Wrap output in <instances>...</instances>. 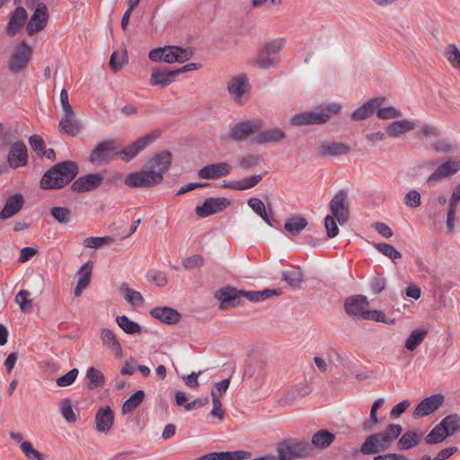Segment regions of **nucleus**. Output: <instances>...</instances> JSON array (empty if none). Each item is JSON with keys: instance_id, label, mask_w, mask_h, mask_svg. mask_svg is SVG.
Listing matches in <instances>:
<instances>
[{"instance_id": "f257e3e1", "label": "nucleus", "mask_w": 460, "mask_h": 460, "mask_svg": "<svg viewBox=\"0 0 460 460\" xmlns=\"http://www.w3.org/2000/svg\"><path fill=\"white\" fill-rule=\"evenodd\" d=\"M77 174V165L66 161L51 167L40 180V188L44 190L60 189L69 183Z\"/></svg>"}, {"instance_id": "f03ea898", "label": "nucleus", "mask_w": 460, "mask_h": 460, "mask_svg": "<svg viewBox=\"0 0 460 460\" xmlns=\"http://www.w3.org/2000/svg\"><path fill=\"white\" fill-rule=\"evenodd\" d=\"M341 111L340 103H330L315 111L301 112L290 119L293 126L319 125L326 123L332 115L338 114Z\"/></svg>"}, {"instance_id": "7ed1b4c3", "label": "nucleus", "mask_w": 460, "mask_h": 460, "mask_svg": "<svg viewBox=\"0 0 460 460\" xmlns=\"http://www.w3.org/2000/svg\"><path fill=\"white\" fill-rule=\"evenodd\" d=\"M192 56L193 50L190 48L178 46H166L155 49L149 52V58L155 62L164 60L166 63H183L190 59Z\"/></svg>"}, {"instance_id": "20e7f679", "label": "nucleus", "mask_w": 460, "mask_h": 460, "mask_svg": "<svg viewBox=\"0 0 460 460\" xmlns=\"http://www.w3.org/2000/svg\"><path fill=\"white\" fill-rule=\"evenodd\" d=\"M285 43V39H275L265 43L256 58V64L263 69L278 66L280 63L279 53Z\"/></svg>"}, {"instance_id": "39448f33", "label": "nucleus", "mask_w": 460, "mask_h": 460, "mask_svg": "<svg viewBox=\"0 0 460 460\" xmlns=\"http://www.w3.org/2000/svg\"><path fill=\"white\" fill-rule=\"evenodd\" d=\"M278 460H294L310 455L311 447L307 442L296 439H286L276 447Z\"/></svg>"}, {"instance_id": "423d86ee", "label": "nucleus", "mask_w": 460, "mask_h": 460, "mask_svg": "<svg viewBox=\"0 0 460 460\" xmlns=\"http://www.w3.org/2000/svg\"><path fill=\"white\" fill-rule=\"evenodd\" d=\"M162 181V175L159 172L142 170L127 175L124 182L130 188H149Z\"/></svg>"}, {"instance_id": "0eeeda50", "label": "nucleus", "mask_w": 460, "mask_h": 460, "mask_svg": "<svg viewBox=\"0 0 460 460\" xmlns=\"http://www.w3.org/2000/svg\"><path fill=\"white\" fill-rule=\"evenodd\" d=\"M261 127L262 121L260 119L241 121L229 128L227 137L234 141H243L258 133Z\"/></svg>"}, {"instance_id": "6e6552de", "label": "nucleus", "mask_w": 460, "mask_h": 460, "mask_svg": "<svg viewBox=\"0 0 460 460\" xmlns=\"http://www.w3.org/2000/svg\"><path fill=\"white\" fill-rule=\"evenodd\" d=\"M332 215L336 218L340 225L347 223L349 220V202L348 194L345 190H340L332 199L329 204Z\"/></svg>"}, {"instance_id": "1a4fd4ad", "label": "nucleus", "mask_w": 460, "mask_h": 460, "mask_svg": "<svg viewBox=\"0 0 460 460\" xmlns=\"http://www.w3.org/2000/svg\"><path fill=\"white\" fill-rule=\"evenodd\" d=\"M32 49L26 42H22L10 58L8 68L13 73H19L26 68L30 62Z\"/></svg>"}, {"instance_id": "9d476101", "label": "nucleus", "mask_w": 460, "mask_h": 460, "mask_svg": "<svg viewBox=\"0 0 460 460\" xmlns=\"http://www.w3.org/2000/svg\"><path fill=\"white\" fill-rule=\"evenodd\" d=\"M48 20L49 11L47 6L42 3L38 4L26 26L28 34L32 36L42 31L46 27Z\"/></svg>"}, {"instance_id": "9b49d317", "label": "nucleus", "mask_w": 460, "mask_h": 460, "mask_svg": "<svg viewBox=\"0 0 460 460\" xmlns=\"http://www.w3.org/2000/svg\"><path fill=\"white\" fill-rule=\"evenodd\" d=\"M159 137V133L156 131H154L150 134H147L140 138H138L137 141L133 142L132 144L128 145V146L121 149L119 154L123 155L124 156L122 159L126 162L133 159L135 156L137 155V154L145 149L148 145L153 143L157 137Z\"/></svg>"}, {"instance_id": "f8f14e48", "label": "nucleus", "mask_w": 460, "mask_h": 460, "mask_svg": "<svg viewBox=\"0 0 460 460\" xmlns=\"http://www.w3.org/2000/svg\"><path fill=\"white\" fill-rule=\"evenodd\" d=\"M227 89L234 101L243 104V98L250 90V84L247 76L243 74L233 76L228 81Z\"/></svg>"}, {"instance_id": "ddd939ff", "label": "nucleus", "mask_w": 460, "mask_h": 460, "mask_svg": "<svg viewBox=\"0 0 460 460\" xmlns=\"http://www.w3.org/2000/svg\"><path fill=\"white\" fill-rule=\"evenodd\" d=\"M7 163L13 169L23 167L28 163V151L25 144L22 141L14 142L8 153Z\"/></svg>"}, {"instance_id": "4468645a", "label": "nucleus", "mask_w": 460, "mask_h": 460, "mask_svg": "<svg viewBox=\"0 0 460 460\" xmlns=\"http://www.w3.org/2000/svg\"><path fill=\"white\" fill-rule=\"evenodd\" d=\"M287 137L286 132L279 128H266L252 138L253 143L257 145L266 146L274 145L283 142Z\"/></svg>"}, {"instance_id": "2eb2a0df", "label": "nucleus", "mask_w": 460, "mask_h": 460, "mask_svg": "<svg viewBox=\"0 0 460 460\" xmlns=\"http://www.w3.org/2000/svg\"><path fill=\"white\" fill-rule=\"evenodd\" d=\"M229 205L230 201L226 198H208L201 206L196 208V213L201 217H206L224 210Z\"/></svg>"}, {"instance_id": "dca6fc26", "label": "nucleus", "mask_w": 460, "mask_h": 460, "mask_svg": "<svg viewBox=\"0 0 460 460\" xmlns=\"http://www.w3.org/2000/svg\"><path fill=\"white\" fill-rule=\"evenodd\" d=\"M103 181L102 173H89L79 177L72 184L73 190L76 192H87L97 189Z\"/></svg>"}, {"instance_id": "f3484780", "label": "nucleus", "mask_w": 460, "mask_h": 460, "mask_svg": "<svg viewBox=\"0 0 460 460\" xmlns=\"http://www.w3.org/2000/svg\"><path fill=\"white\" fill-rule=\"evenodd\" d=\"M444 402V396L442 394H433L422 400L415 408L413 416L415 418H421L429 415L438 410Z\"/></svg>"}, {"instance_id": "a211bd4d", "label": "nucleus", "mask_w": 460, "mask_h": 460, "mask_svg": "<svg viewBox=\"0 0 460 460\" xmlns=\"http://www.w3.org/2000/svg\"><path fill=\"white\" fill-rule=\"evenodd\" d=\"M389 445L379 432L368 436L360 447L363 455H375L385 451Z\"/></svg>"}, {"instance_id": "6ab92c4d", "label": "nucleus", "mask_w": 460, "mask_h": 460, "mask_svg": "<svg viewBox=\"0 0 460 460\" xmlns=\"http://www.w3.org/2000/svg\"><path fill=\"white\" fill-rule=\"evenodd\" d=\"M367 306V298L362 295L349 296L344 304L345 311L348 314L361 317L362 319L365 313L368 310Z\"/></svg>"}, {"instance_id": "aec40b11", "label": "nucleus", "mask_w": 460, "mask_h": 460, "mask_svg": "<svg viewBox=\"0 0 460 460\" xmlns=\"http://www.w3.org/2000/svg\"><path fill=\"white\" fill-rule=\"evenodd\" d=\"M231 170V165L225 162L210 164L199 169L198 176L201 179L213 180L228 175Z\"/></svg>"}, {"instance_id": "412c9836", "label": "nucleus", "mask_w": 460, "mask_h": 460, "mask_svg": "<svg viewBox=\"0 0 460 460\" xmlns=\"http://www.w3.org/2000/svg\"><path fill=\"white\" fill-rule=\"evenodd\" d=\"M114 149L115 146L112 141L107 140L99 143L91 152L89 160L92 164H95L107 163L110 160L111 153Z\"/></svg>"}, {"instance_id": "4be33fe9", "label": "nucleus", "mask_w": 460, "mask_h": 460, "mask_svg": "<svg viewBox=\"0 0 460 460\" xmlns=\"http://www.w3.org/2000/svg\"><path fill=\"white\" fill-rule=\"evenodd\" d=\"M24 205V198L22 194L16 193L7 198L3 209L0 212V218L6 220L17 213L22 208Z\"/></svg>"}, {"instance_id": "5701e85b", "label": "nucleus", "mask_w": 460, "mask_h": 460, "mask_svg": "<svg viewBox=\"0 0 460 460\" xmlns=\"http://www.w3.org/2000/svg\"><path fill=\"white\" fill-rule=\"evenodd\" d=\"M114 422V413L110 406L98 409L95 414L96 429L98 432L108 433Z\"/></svg>"}, {"instance_id": "b1692460", "label": "nucleus", "mask_w": 460, "mask_h": 460, "mask_svg": "<svg viewBox=\"0 0 460 460\" xmlns=\"http://www.w3.org/2000/svg\"><path fill=\"white\" fill-rule=\"evenodd\" d=\"M416 128V123L413 120L399 119L389 123L385 129L387 134L393 138H399Z\"/></svg>"}, {"instance_id": "393cba45", "label": "nucleus", "mask_w": 460, "mask_h": 460, "mask_svg": "<svg viewBox=\"0 0 460 460\" xmlns=\"http://www.w3.org/2000/svg\"><path fill=\"white\" fill-rule=\"evenodd\" d=\"M100 338L102 344L109 349L116 358H121L123 354L122 346L115 333L107 328L100 331Z\"/></svg>"}, {"instance_id": "a878e982", "label": "nucleus", "mask_w": 460, "mask_h": 460, "mask_svg": "<svg viewBox=\"0 0 460 460\" xmlns=\"http://www.w3.org/2000/svg\"><path fill=\"white\" fill-rule=\"evenodd\" d=\"M251 456L250 452L244 450L213 452L204 455L196 460H246Z\"/></svg>"}, {"instance_id": "bb28decb", "label": "nucleus", "mask_w": 460, "mask_h": 460, "mask_svg": "<svg viewBox=\"0 0 460 460\" xmlns=\"http://www.w3.org/2000/svg\"><path fill=\"white\" fill-rule=\"evenodd\" d=\"M460 170V164L454 161L448 160L444 164H440L433 173L428 178L429 183L436 182L443 178L455 174Z\"/></svg>"}, {"instance_id": "cd10ccee", "label": "nucleus", "mask_w": 460, "mask_h": 460, "mask_svg": "<svg viewBox=\"0 0 460 460\" xmlns=\"http://www.w3.org/2000/svg\"><path fill=\"white\" fill-rule=\"evenodd\" d=\"M150 314L154 318L166 324H175L181 319L180 313L177 310L169 306L153 308L150 311Z\"/></svg>"}, {"instance_id": "c85d7f7f", "label": "nucleus", "mask_w": 460, "mask_h": 460, "mask_svg": "<svg viewBox=\"0 0 460 460\" xmlns=\"http://www.w3.org/2000/svg\"><path fill=\"white\" fill-rule=\"evenodd\" d=\"M172 163V155L168 151H163L153 156L147 163L149 170L159 172L164 179V174Z\"/></svg>"}, {"instance_id": "c756f323", "label": "nucleus", "mask_w": 460, "mask_h": 460, "mask_svg": "<svg viewBox=\"0 0 460 460\" xmlns=\"http://www.w3.org/2000/svg\"><path fill=\"white\" fill-rule=\"evenodd\" d=\"M312 392L311 386L306 383L299 384L290 390L280 399L281 405L286 406L292 403L294 401L310 394Z\"/></svg>"}, {"instance_id": "7c9ffc66", "label": "nucleus", "mask_w": 460, "mask_h": 460, "mask_svg": "<svg viewBox=\"0 0 460 460\" xmlns=\"http://www.w3.org/2000/svg\"><path fill=\"white\" fill-rule=\"evenodd\" d=\"M349 151L350 147L348 145L339 142H323L317 148L318 154L323 156L342 155Z\"/></svg>"}, {"instance_id": "2f4dec72", "label": "nucleus", "mask_w": 460, "mask_h": 460, "mask_svg": "<svg viewBox=\"0 0 460 460\" xmlns=\"http://www.w3.org/2000/svg\"><path fill=\"white\" fill-rule=\"evenodd\" d=\"M242 290H237L233 288H226L218 292L217 298L220 300V307L225 309L229 306H237L240 305V296Z\"/></svg>"}, {"instance_id": "473e14b6", "label": "nucleus", "mask_w": 460, "mask_h": 460, "mask_svg": "<svg viewBox=\"0 0 460 460\" xmlns=\"http://www.w3.org/2000/svg\"><path fill=\"white\" fill-rule=\"evenodd\" d=\"M92 269V263L88 261L83 264L77 270L79 278L77 279L76 286L74 290L75 296H79L90 284Z\"/></svg>"}, {"instance_id": "72a5a7b5", "label": "nucleus", "mask_w": 460, "mask_h": 460, "mask_svg": "<svg viewBox=\"0 0 460 460\" xmlns=\"http://www.w3.org/2000/svg\"><path fill=\"white\" fill-rule=\"evenodd\" d=\"M59 131L71 137L77 136L82 130L81 122L75 116L63 115L58 123Z\"/></svg>"}, {"instance_id": "f704fd0d", "label": "nucleus", "mask_w": 460, "mask_h": 460, "mask_svg": "<svg viewBox=\"0 0 460 460\" xmlns=\"http://www.w3.org/2000/svg\"><path fill=\"white\" fill-rule=\"evenodd\" d=\"M381 102L382 99L378 98L367 101L351 113V119L355 121L367 119L373 113V111L379 107Z\"/></svg>"}, {"instance_id": "c9c22d12", "label": "nucleus", "mask_w": 460, "mask_h": 460, "mask_svg": "<svg viewBox=\"0 0 460 460\" xmlns=\"http://www.w3.org/2000/svg\"><path fill=\"white\" fill-rule=\"evenodd\" d=\"M177 72L162 69L154 70L150 77V84L153 86L165 87L173 82Z\"/></svg>"}, {"instance_id": "e433bc0d", "label": "nucleus", "mask_w": 460, "mask_h": 460, "mask_svg": "<svg viewBox=\"0 0 460 460\" xmlns=\"http://www.w3.org/2000/svg\"><path fill=\"white\" fill-rule=\"evenodd\" d=\"M26 19V11L23 7H17L9 20L6 26L8 35L14 36L22 28Z\"/></svg>"}, {"instance_id": "4c0bfd02", "label": "nucleus", "mask_w": 460, "mask_h": 460, "mask_svg": "<svg viewBox=\"0 0 460 460\" xmlns=\"http://www.w3.org/2000/svg\"><path fill=\"white\" fill-rule=\"evenodd\" d=\"M119 295L132 306H138L144 303L142 295L131 288L128 284L123 282L119 287Z\"/></svg>"}, {"instance_id": "58836bf2", "label": "nucleus", "mask_w": 460, "mask_h": 460, "mask_svg": "<svg viewBox=\"0 0 460 460\" xmlns=\"http://www.w3.org/2000/svg\"><path fill=\"white\" fill-rule=\"evenodd\" d=\"M421 437L422 433L418 430L407 431L400 438L397 448L399 450L411 449L419 444Z\"/></svg>"}, {"instance_id": "ea45409f", "label": "nucleus", "mask_w": 460, "mask_h": 460, "mask_svg": "<svg viewBox=\"0 0 460 460\" xmlns=\"http://www.w3.org/2000/svg\"><path fill=\"white\" fill-rule=\"evenodd\" d=\"M308 222L305 217L295 216L286 220L284 228L291 235H298L307 226Z\"/></svg>"}, {"instance_id": "a19ab883", "label": "nucleus", "mask_w": 460, "mask_h": 460, "mask_svg": "<svg viewBox=\"0 0 460 460\" xmlns=\"http://www.w3.org/2000/svg\"><path fill=\"white\" fill-rule=\"evenodd\" d=\"M335 439V435L326 429L317 431L312 437V444L316 448L324 449L328 447Z\"/></svg>"}, {"instance_id": "79ce46f5", "label": "nucleus", "mask_w": 460, "mask_h": 460, "mask_svg": "<svg viewBox=\"0 0 460 460\" xmlns=\"http://www.w3.org/2000/svg\"><path fill=\"white\" fill-rule=\"evenodd\" d=\"M261 181V175H252L243 180L234 181L228 184H225L226 187L231 188L236 190H245L256 186Z\"/></svg>"}, {"instance_id": "37998d69", "label": "nucleus", "mask_w": 460, "mask_h": 460, "mask_svg": "<svg viewBox=\"0 0 460 460\" xmlns=\"http://www.w3.org/2000/svg\"><path fill=\"white\" fill-rule=\"evenodd\" d=\"M86 378L88 380L87 387L89 390H94L104 384V376L97 368L91 367L86 371Z\"/></svg>"}, {"instance_id": "c03bdc74", "label": "nucleus", "mask_w": 460, "mask_h": 460, "mask_svg": "<svg viewBox=\"0 0 460 460\" xmlns=\"http://www.w3.org/2000/svg\"><path fill=\"white\" fill-rule=\"evenodd\" d=\"M248 205L252 209L254 213H256L261 219L270 226H272L271 220L270 219L266 207L264 203L258 198L252 197L248 199Z\"/></svg>"}, {"instance_id": "a18cd8bd", "label": "nucleus", "mask_w": 460, "mask_h": 460, "mask_svg": "<svg viewBox=\"0 0 460 460\" xmlns=\"http://www.w3.org/2000/svg\"><path fill=\"white\" fill-rule=\"evenodd\" d=\"M116 322L118 325L128 334H137L141 332V326L136 323L131 321L126 315L117 316Z\"/></svg>"}, {"instance_id": "49530a36", "label": "nucleus", "mask_w": 460, "mask_h": 460, "mask_svg": "<svg viewBox=\"0 0 460 460\" xmlns=\"http://www.w3.org/2000/svg\"><path fill=\"white\" fill-rule=\"evenodd\" d=\"M439 423L448 432V437L452 436L460 429V416L457 414L447 415Z\"/></svg>"}, {"instance_id": "de8ad7c7", "label": "nucleus", "mask_w": 460, "mask_h": 460, "mask_svg": "<svg viewBox=\"0 0 460 460\" xmlns=\"http://www.w3.org/2000/svg\"><path fill=\"white\" fill-rule=\"evenodd\" d=\"M145 393L143 390L136 391L122 405V412L128 413L136 409L144 400Z\"/></svg>"}, {"instance_id": "09e8293b", "label": "nucleus", "mask_w": 460, "mask_h": 460, "mask_svg": "<svg viewBox=\"0 0 460 460\" xmlns=\"http://www.w3.org/2000/svg\"><path fill=\"white\" fill-rule=\"evenodd\" d=\"M448 437V432L445 430L440 423L436 425L426 437V443L429 445L442 442Z\"/></svg>"}, {"instance_id": "8fccbe9b", "label": "nucleus", "mask_w": 460, "mask_h": 460, "mask_svg": "<svg viewBox=\"0 0 460 460\" xmlns=\"http://www.w3.org/2000/svg\"><path fill=\"white\" fill-rule=\"evenodd\" d=\"M427 335L426 331H413L411 332L405 341V348L408 350L413 351L418 346L421 344Z\"/></svg>"}, {"instance_id": "3c124183", "label": "nucleus", "mask_w": 460, "mask_h": 460, "mask_svg": "<svg viewBox=\"0 0 460 460\" xmlns=\"http://www.w3.org/2000/svg\"><path fill=\"white\" fill-rule=\"evenodd\" d=\"M444 55L453 67L460 69V50L456 44L447 45Z\"/></svg>"}, {"instance_id": "603ef678", "label": "nucleus", "mask_w": 460, "mask_h": 460, "mask_svg": "<svg viewBox=\"0 0 460 460\" xmlns=\"http://www.w3.org/2000/svg\"><path fill=\"white\" fill-rule=\"evenodd\" d=\"M364 320H372L378 323H383L386 324H394L395 319L388 318L385 314L381 310H367L363 315Z\"/></svg>"}, {"instance_id": "864d4df0", "label": "nucleus", "mask_w": 460, "mask_h": 460, "mask_svg": "<svg viewBox=\"0 0 460 460\" xmlns=\"http://www.w3.org/2000/svg\"><path fill=\"white\" fill-rule=\"evenodd\" d=\"M402 428L400 424H389L385 430L379 432L382 434L385 442L390 446L394 440H395L402 433Z\"/></svg>"}, {"instance_id": "5fc2aeb1", "label": "nucleus", "mask_w": 460, "mask_h": 460, "mask_svg": "<svg viewBox=\"0 0 460 460\" xmlns=\"http://www.w3.org/2000/svg\"><path fill=\"white\" fill-rule=\"evenodd\" d=\"M283 279L290 286L296 287L303 281V272L299 268L284 271Z\"/></svg>"}, {"instance_id": "6e6d98bb", "label": "nucleus", "mask_w": 460, "mask_h": 460, "mask_svg": "<svg viewBox=\"0 0 460 460\" xmlns=\"http://www.w3.org/2000/svg\"><path fill=\"white\" fill-rule=\"evenodd\" d=\"M50 214L60 224H67L71 220V211L65 207H53Z\"/></svg>"}, {"instance_id": "4d7b16f0", "label": "nucleus", "mask_w": 460, "mask_h": 460, "mask_svg": "<svg viewBox=\"0 0 460 460\" xmlns=\"http://www.w3.org/2000/svg\"><path fill=\"white\" fill-rule=\"evenodd\" d=\"M261 161V156L257 154H249L247 155L239 157L237 164L242 169H249L256 166Z\"/></svg>"}, {"instance_id": "13d9d810", "label": "nucleus", "mask_w": 460, "mask_h": 460, "mask_svg": "<svg viewBox=\"0 0 460 460\" xmlns=\"http://www.w3.org/2000/svg\"><path fill=\"white\" fill-rule=\"evenodd\" d=\"M376 116L380 119H393L400 118L402 113L396 108L393 106H387L379 108L376 111Z\"/></svg>"}, {"instance_id": "bf43d9fd", "label": "nucleus", "mask_w": 460, "mask_h": 460, "mask_svg": "<svg viewBox=\"0 0 460 460\" xmlns=\"http://www.w3.org/2000/svg\"><path fill=\"white\" fill-rule=\"evenodd\" d=\"M60 411L64 419L68 422H75L76 415L72 408L71 402L69 400L65 399L60 402Z\"/></svg>"}, {"instance_id": "052dcab7", "label": "nucleus", "mask_w": 460, "mask_h": 460, "mask_svg": "<svg viewBox=\"0 0 460 460\" xmlns=\"http://www.w3.org/2000/svg\"><path fill=\"white\" fill-rule=\"evenodd\" d=\"M78 373L79 371L77 368L69 370L66 375H63L56 379L57 385L61 387L71 385L75 381Z\"/></svg>"}, {"instance_id": "680f3d73", "label": "nucleus", "mask_w": 460, "mask_h": 460, "mask_svg": "<svg viewBox=\"0 0 460 460\" xmlns=\"http://www.w3.org/2000/svg\"><path fill=\"white\" fill-rule=\"evenodd\" d=\"M376 249L385 256L388 257L391 260L400 259L402 254L399 251H397L393 245L388 243H378L376 244Z\"/></svg>"}, {"instance_id": "e2e57ef3", "label": "nucleus", "mask_w": 460, "mask_h": 460, "mask_svg": "<svg viewBox=\"0 0 460 460\" xmlns=\"http://www.w3.org/2000/svg\"><path fill=\"white\" fill-rule=\"evenodd\" d=\"M113 238L111 236L88 237L84 240V245L87 248H100L105 244L111 243Z\"/></svg>"}, {"instance_id": "0e129e2a", "label": "nucleus", "mask_w": 460, "mask_h": 460, "mask_svg": "<svg viewBox=\"0 0 460 460\" xmlns=\"http://www.w3.org/2000/svg\"><path fill=\"white\" fill-rule=\"evenodd\" d=\"M15 302L19 305L22 311L28 310L32 305V301L30 299V293L27 290H20L15 296Z\"/></svg>"}, {"instance_id": "69168bd1", "label": "nucleus", "mask_w": 460, "mask_h": 460, "mask_svg": "<svg viewBox=\"0 0 460 460\" xmlns=\"http://www.w3.org/2000/svg\"><path fill=\"white\" fill-rule=\"evenodd\" d=\"M212 403L213 408L210 411V414L214 417L222 420L224 418V410L222 409L221 400L219 399V395H217L216 391H211Z\"/></svg>"}, {"instance_id": "338daca9", "label": "nucleus", "mask_w": 460, "mask_h": 460, "mask_svg": "<svg viewBox=\"0 0 460 460\" xmlns=\"http://www.w3.org/2000/svg\"><path fill=\"white\" fill-rule=\"evenodd\" d=\"M146 278L150 282L155 283L157 287H164L168 282L166 274L162 271H148Z\"/></svg>"}, {"instance_id": "774afa93", "label": "nucleus", "mask_w": 460, "mask_h": 460, "mask_svg": "<svg viewBox=\"0 0 460 460\" xmlns=\"http://www.w3.org/2000/svg\"><path fill=\"white\" fill-rule=\"evenodd\" d=\"M404 203L407 207L415 208L420 205V194L416 190L408 191L404 197Z\"/></svg>"}]
</instances>
